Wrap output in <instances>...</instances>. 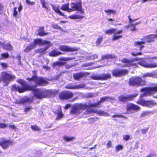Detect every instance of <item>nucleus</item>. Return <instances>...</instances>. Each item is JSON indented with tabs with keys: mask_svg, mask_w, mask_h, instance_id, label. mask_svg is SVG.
Instances as JSON below:
<instances>
[{
	"mask_svg": "<svg viewBox=\"0 0 157 157\" xmlns=\"http://www.w3.org/2000/svg\"><path fill=\"white\" fill-rule=\"evenodd\" d=\"M34 91L35 96L36 98L39 99L54 97L58 93V91L56 90L54 91L46 89L40 90L36 88H35Z\"/></svg>",
	"mask_w": 157,
	"mask_h": 157,
	"instance_id": "1",
	"label": "nucleus"
},
{
	"mask_svg": "<svg viewBox=\"0 0 157 157\" xmlns=\"http://www.w3.org/2000/svg\"><path fill=\"white\" fill-rule=\"evenodd\" d=\"M33 75L31 77H28L26 80L29 82H34L35 83L39 86H44L47 84L48 82L43 77H38L37 76V71L34 70L32 71Z\"/></svg>",
	"mask_w": 157,
	"mask_h": 157,
	"instance_id": "2",
	"label": "nucleus"
},
{
	"mask_svg": "<svg viewBox=\"0 0 157 157\" xmlns=\"http://www.w3.org/2000/svg\"><path fill=\"white\" fill-rule=\"evenodd\" d=\"M17 82L23 86V87H21L22 93L28 90L34 91L35 88L38 86L35 83L33 85H30L25 81L23 79H18Z\"/></svg>",
	"mask_w": 157,
	"mask_h": 157,
	"instance_id": "3",
	"label": "nucleus"
},
{
	"mask_svg": "<svg viewBox=\"0 0 157 157\" xmlns=\"http://www.w3.org/2000/svg\"><path fill=\"white\" fill-rule=\"evenodd\" d=\"M71 12L78 11L81 14H84V10L82 8L81 0H77L75 2H71Z\"/></svg>",
	"mask_w": 157,
	"mask_h": 157,
	"instance_id": "4",
	"label": "nucleus"
},
{
	"mask_svg": "<svg viewBox=\"0 0 157 157\" xmlns=\"http://www.w3.org/2000/svg\"><path fill=\"white\" fill-rule=\"evenodd\" d=\"M129 83L130 85L138 86L144 85L145 82V80H143L139 77H132L129 79Z\"/></svg>",
	"mask_w": 157,
	"mask_h": 157,
	"instance_id": "5",
	"label": "nucleus"
},
{
	"mask_svg": "<svg viewBox=\"0 0 157 157\" xmlns=\"http://www.w3.org/2000/svg\"><path fill=\"white\" fill-rule=\"evenodd\" d=\"M141 92H144L141 95V98L145 96H150L157 92V86L152 87H145L141 90Z\"/></svg>",
	"mask_w": 157,
	"mask_h": 157,
	"instance_id": "6",
	"label": "nucleus"
},
{
	"mask_svg": "<svg viewBox=\"0 0 157 157\" xmlns=\"http://www.w3.org/2000/svg\"><path fill=\"white\" fill-rule=\"evenodd\" d=\"M2 78L3 82L6 83L4 85V86H6L9 84L10 82L15 78L16 77L14 75L10 74L5 71L2 73Z\"/></svg>",
	"mask_w": 157,
	"mask_h": 157,
	"instance_id": "7",
	"label": "nucleus"
},
{
	"mask_svg": "<svg viewBox=\"0 0 157 157\" xmlns=\"http://www.w3.org/2000/svg\"><path fill=\"white\" fill-rule=\"evenodd\" d=\"M59 96L60 99L67 100L72 98L73 96V94L70 91L65 90L60 92Z\"/></svg>",
	"mask_w": 157,
	"mask_h": 157,
	"instance_id": "8",
	"label": "nucleus"
},
{
	"mask_svg": "<svg viewBox=\"0 0 157 157\" xmlns=\"http://www.w3.org/2000/svg\"><path fill=\"white\" fill-rule=\"evenodd\" d=\"M126 108L128 113H133L135 111L139 110L140 109L138 106L132 103L128 104Z\"/></svg>",
	"mask_w": 157,
	"mask_h": 157,
	"instance_id": "9",
	"label": "nucleus"
},
{
	"mask_svg": "<svg viewBox=\"0 0 157 157\" xmlns=\"http://www.w3.org/2000/svg\"><path fill=\"white\" fill-rule=\"evenodd\" d=\"M59 49L64 52H72L77 51L79 48H76L71 47L65 45H60L59 47Z\"/></svg>",
	"mask_w": 157,
	"mask_h": 157,
	"instance_id": "10",
	"label": "nucleus"
},
{
	"mask_svg": "<svg viewBox=\"0 0 157 157\" xmlns=\"http://www.w3.org/2000/svg\"><path fill=\"white\" fill-rule=\"evenodd\" d=\"M137 95V94H136L131 95H121L119 96L118 99L120 101L125 102L127 101L132 100Z\"/></svg>",
	"mask_w": 157,
	"mask_h": 157,
	"instance_id": "11",
	"label": "nucleus"
},
{
	"mask_svg": "<svg viewBox=\"0 0 157 157\" xmlns=\"http://www.w3.org/2000/svg\"><path fill=\"white\" fill-rule=\"evenodd\" d=\"M140 65L147 68H152L157 67V64L153 62L147 63L146 61L143 60L138 62Z\"/></svg>",
	"mask_w": 157,
	"mask_h": 157,
	"instance_id": "12",
	"label": "nucleus"
},
{
	"mask_svg": "<svg viewBox=\"0 0 157 157\" xmlns=\"http://www.w3.org/2000/svg\"><path fill=\"white\" fill-rule=\"evenodd\" d=\"M13 142L11 140H6L5 139L3 138L2 141H0V145L2 147L3 149H6L10 145H12Z\"/></svg>",
	"mask_w": 157,
	"mask_h": 157,
	"instance_id": "13",
	"label": "nucleus"
},
{
	"mask_svg": "<svg viewBox=\"0 0 157 157\" xmlns=\"http://www.w3.org/2000/svg\"><path fill=\"white\" fill-rule=\"evenodd\" d=\"M128 71L126 70L117 69L113 70L112 72L113 75L115 76H121L127 74Z\"/></svg>",
	"mask_w": 157,
	"mask_h": 157,
	"instance_id": "14",
	"label": "nucleus"
},
{
	"mask_svg": "<svg viewBox=\"0 0 157 157\" xmlns=\"http://www.w3.org/2000/svg\"><path fill=\"white\" fill-rule=\"evenodd\" d=\"M157 37V35L151 34L147 36L144 37L142 40L144 41L145 42H147L148 43L154 41L155 39Z\"/></svg>",
	"mask_w": 157,
	"mask_h": 157,
	"instance_id": "15",
	"label": "nucleus"
},
{
	"mask_svg": "<svg viewBox=\"0 0 157 157\" xmlns=\"http://www.w3.org/2000/svg\"><path fill=\"white\" fill-rule=\"evenodd\" d=\"M123 30L118 31L116 29L112 28L110 29L106 30L105 31V33L107 34H111L112 33H113L115 35H116L117 34H120L122 33Z\"/></svg>",
	"mask_w": 157,
	"mask_h": 157,
	"instance_id": "16",
	"label": "nucleus"
},
{
	"mask_svg": "<svg viewBox=\"0 0 157 157\" xmlns=\"http://www.w3.org/2000/svg\"><path fill=\"white\" fill-rule=\"evenodd\" d=\"M79 109H85L89 108L91 107H94L96 106V105L94 104H91L89 105H87L86 104H77Z\"/></svg>",
	"mask_w": 157,
	"mask_h": 157,
	"instance_id": "17",
	"label": "nucleus"
},
{
	"mask_svg": "<svg viewBox=\"0 0 157 157\" xmlns=\"http://www.w3.org/2000/svg\"><path fill=\"white\" fill-rule=\"evenodd\" d=\"M63 54L62 52L58 51L56 48H55L52 50L49 53L48 55L50 56L56 57Z\"/></svg>",
	"mask_w": 157,
	"mask_h": 157,
	"instance_id": "18",
	"label": "nucleus"
},
{
	"mask_svg": "<svg viewBox=\"0 0 157 157\" xmlns=\"http://www.w3.org/2000/svg\"><path fill=\"white\" fill-rule=\"evenodd\" d=\"M55 114L57 115L56 118V120H59L63 117L64 115L62 113L61 108H59L53 112Z\"/></svg>",
	"mask_w": 157,
	"mask_h": 157,
	"instance_id": "19",
	"label": "nucleus"
},
{
	"mask_svg": "<svg viewBox=\"0 0 157 157\" xmlns=\"http://www.w3.org/2000/svg\"><path fill=\"white\" fill-rule=\"evenodd\" d=\"M85 73L82 72H81L79 73H75L73 75V77L76 80H78L81 78L86 76Z\"/></svg>",
	"mask_w": 157,
	"mask_h": 157,
	"instance_id": "20",
	"label": "nucleus"
},
{
	"mask_svg": "<svg viewBox=\"0 0 157 157\" xmlns=\"http://www.w3.org/2000/svg\"><path fill=\"white\" fill-rule=\"evenodd\" d=\"M70 113L73 114L79 113V110L77 104L74 105L72 107Z\"/></svg>",
	"mask_w": 157,
	"mask_h": 157,
	"instance_id": "21",
	"label": "nucleus"
},
{
	"mask_svg": "<svg viewBox=\"0 0 157 157\" xmlns=\"http://www.w3.org/2000/svg\"><path fill=\"white\" fill-rule=\"evenodd\" d=\"M44 26L39 27L38 29V32L37 35L41 36L47 35L49 33L44 32Z\"/></svg>",
	"mask_w": 157,
	"mask_h": 157,
	"instance_id": "22",
	"label": "nucleus"
},
{
	"mask_svg": "<svg viewBox=\"0 0 157 157\" xmlns=\"http://www.w3.org/2000/svg\"><path fill=\"white\" fill-rule=\"evenodd\" d=\"M69 4L68 3L63 4L60 7V9L63 10L68 12H71V8L69 7Z\"/></svg>",
	"mask_w": 157,
	"mask_h": 157,
	"instance_id": "23",
	"label": "nucleus"
},
{
	"mask_svg": "<svg viewBox=\"0 0 157 157\" xmlns=\"http://www.w3.org/2000/svg\"><path fill=\"white\" fill-rule=\"evenodd\" d=\"M52 7L53 10L55 12L58 13L60 15H61L62 16H65L64 14L60 11L59 10V6H56V5H53Z\"/></svg>",
	"mask_w": 157,
	"mask_h": 157,
	"instance_id": "24",
	"label": "nucleus"
},
{
	"mask_svg": "<svg viewBox=\"0 0 157 157\" xmlns=\"http://www.w3.org/2000/svg\"><path fill=\"white\" fill-rule=\"evenodd\" d=\"M144 41H136L134 43V45L136 47L138 48L139 50H142L144 47L143 45L145 44Z\"/></svg>",
	"mask_w": 157,
	"mask_h": 157,
	"instance_id": "25",
	"label": "nucleus"
},
{
	"mask_svg": "<svg viewBox=\"0 0 157 157\" xmlns=\"http://www.w3.org/2000/svg\"><path fill=\"white\" fill-rule=\"evenodd\" d=\"M11 90L13 91H18L20 93H22L21 87L18 85H17L16 84H14L12 86Z\"/></svg>",
	"mask_w": 157,
	"mask_h": 157,
	"instance_id": "26",
	"label": "nucleus"
},
{
	"mask_svg": "<svg viewBox=\"0 0 157 157\" xmlns=\"http://www.w3.org/2000/svg\"><path fill=\"white\" fill-rule=\"evenodd\" d=\"M121 61L123 63L125 64L123 66V67H130V66H132L133 64L132 61L129 60L125 58L121 60Z\"/></svg>",
	"mask_w": 157,
	"mask_h": 157,
	"instance_id": "27",
	"label": "nucleus"
},
{
	"mask_svg": "<svg viewBox=\"0 0 157 157\" xmlns=\"http://www.w3.org/2000/svg\"><path fill=\"white\" fill-rule=\"evenodd\" d=\"M114 99V98L109 96H105L101 98L100 100L99 101V104L105 101H110L111 100H113Z\"/></svg>",
	"mask_w": 157,
	"mask_h": 157,
	"instance_id": "28",
	"label": "nucleus"
},
{
	"mask_svg": "<svg viewBox=\"0 0 157 157\" xmlns=\"http://www.w3.org/2000/svg\"><path fill=\"white\" fill-rule=\"evenodd\" d=\"M156 103L152 101H144V105L148 107H151L153 105H156Z\"/></svg>",
	"mask_w": 157,
	"mask_h": 157,
	"instance_id": "29",
	"label": "nucleus"
},
{
	"mask_svg": "<svg viewBox=\"0 0 157 157\" xmlns=\"http://www.w3.org/2000/svg\"><path fill=\"white\" fill-rule=\"evenodd\" d=\"M83 14H73L69 16V18L72 19H81L84 17Z\"/></svg>",
	"mask_w": 157,
	"mask_h": 157,
	"instance_id": "30",
	"label": "nucleus"
},
{
	"mask_svg": "<svg viewBox=\"0 0 157 157\" xmlns=\"http://www.w3.org/2000/svg\"><path fill=\"white\" fill-rule=\"evenodd\" d=\"M34 48H35L34 45H33L32 44H31L26 47L24 49L23 52L26 53H28Z\"/></svg>",
	"mask_w": 157,
	"mask_h": 157,
	"instance_id": "31",
	"label": "nucleus"
},
{
	"mask_svg": "<svg viewBox=\"0 0 157 157\" xmlns=\"http://www.w3.org/2000/svg\"><path fill=\"white\" fill-rule=\"evenodd\" d=\"M3 48L9 51H11L13 50V47L11 45L10 43L7 44H3Z\"/></svg>",
	"mask_w": 157,
	"mask_h": 157,
	"instance_id": "32",
	"label": "nucleus"
},
{
	"mask_svg": "<svg viewBox=\"0 0 157 157\" xmlns=\"http://www.w3.org/2000/svg\"><path fill=\"white\" fill-rule=\"evenodd\" d=\"M110 77V74H102V75H99V80L103 79L106 80Z\"/></svg>",
	"mask_w": 157,
	"mask_h": 157,
	"instance_id": "33",
	"label": "nucleus"
},
{
	"mask_svg": "<svg viewBox=\"0 0 157 157\" xmlns=\"http://www.w3.org/2000/svg\"><path fill=\"white\" fill-rule=\"evenodd\" d=\"M49 46H47L44 48H41L36 50V52L41 54H43L44 52L48 48Z\"/></svg>",
	"mask_w": 157,
	"mask_h": 157,
	"instance_id": "34",
	"label": "nucleus"
},
{
	"mask_svg": "<svg viewBox=\"0 0 157 157\" xmlns=\"http://www.w3.org/2000/svg\"><path fill=\"white\" fill-rule=\"evenodd\" d=\"M42 42V39L40 38L35 39L34 40L33 44V45H34L35 48L36 47L37 44H41Z\"/></svg>",
	"mask_w": 157,
	"mask_h": 157,
	"instance_id": "35",
	"label": "nucleus"
},
{
	"mask_svg": "<svg viewBox=\"0 0 157 157\" xmlns=\"http://www.w3.org/2000/svg\"><path fill=\"white\" fill-rule=\"evenodd\" d=\"M114 57V56H112L111 55H106L105 56H103L102 57L101 59V62L103 61L104 60H107L108 59H112Z\"/></svg>",
	"mask_w": 157,
	"mask_h": 157,
	"instance_id": "36",
	"label": "nucleus"
},
{
	"mask_svg": "<svg viewBox=\"0 0 157 157\" xmlns=\"http://www.w3.org/2000/svg\"><path fill=\"white\" fill-rule=\"evenodd\" d=\"M63 138L64 140L67 142L72 141L75 138L74 137H69L66 136H64Z\"/></svg>",
	"mask_w": 157,
	"mask_h": 157,
	"instance_id": "37",
	"label": "nucleus"
},
{
	"mask_svg": "<svg viewBox=\"0 0 157 157\" xmlns=\"http://www.w3.org/2000/svg\"><path fill=\"white\" fill-rule=\"evenodd\" d=\"M99 115L101 116H110L109 114H108L106 112L103 111L101 110H99Z\"/></svg>",
	"mask_w": 157,
	"mask_h": 157,
	"instance_id": "38",
	"label": "nucleus"
},
{
	"mask_svg": "<svg viewBox=\"0 0 157 157\" xmlns=\"http://www.w3.org/2000/svg\"><path fill=\"white\" fill-rule=\"evenodd\" d=\"M31 128L35 131H39L40 130V129L36 125H31Z\"/></svg>",
	"mask_w": 157,
	"mask_h": 157,
	"instance_id": "39",
	"label": "nucleus"
},
{
	"mask_svg": "<svg viewBox=\"0 0 157 157\" xmlns=\"http://www.w3.org/2000/svg\"><path fill=\"white\" fill-rule=\"evenodd\" d=\"M1 59H3L4 58H7L9 56V54L7 52L2 53L1 54Z\"/></svg>",
	"mask_w": 157,
	"mask_h": 157,
	"instance_id": "40",
	"label": "nucleus"
},
{
	"mask_svg": "<svg viewBox=\"0 0 157 157\" xmlns=\"http://www.w3.org/2000/svg\"><path fill=\"white\" fill-rule=\"evenodd\" d=\"M105 12L108 15H110L111 14H114L116 12L115 10H105Z\"/></svg>",
	"mask_w": 157,
	"mask_h": 157,
	"instance_id": "41",
	"label": "nucleus"
},
{
	"mask_svg": "<svg viewBox=\"0 0 157 157\" xmlns=\"http://www.w3.org/2000/svg\"><path fill=\"white\" fill-rule=\"evenodd\" d=\"M74 59V58H71L68 57H61L59 59V60L61 61H66L69 60H70L72 59Z\"/></svg>",
	"mask_w": 157,
	"mask_h": 157,
	"instance_id": "42",
	"label": "nucleus"
},
{
	"mask_svg": "<svg viewBox=\"0 0 157 157\" xmlns=\"http://www.w3.org/2000/svg\"><path fill=\"white\" fill-rule=\"evenodd\" d=\"M17 7H14L13 9V15L14 17H16L18 13L17 12Z\"/></svg>",
	"mask_w": 157,
	"mask_h": 157,
	"instance_id": "43",
	"label": "nucleus"
},
{
	"mask_svg": "<svg viewBox=\"0 0 157 157\" xmlns=\"http://www.w3.org/2000/svg\"><path fill=\"white\" fill-rule=\"evenodd\" d=\"M25 1L28 5H33L35 4V2H31L29 0H26Z\"/></svg>",
	"mask_w": 157,
	"mask_h": 157,
	"instance_id": "44",
	"label": "nucleus"
},
{
	"mask_svg": "<svg viewBox=\"0 0 157 157\" xmlns=\"http://www.w3.org/2000/svg\"><path fill=\"white\" fill-rule=\"evenodd\" d=\"M154 75V74L151 73H148L144 75L142 77L143 78L146 77H153Z\"/></svg>",
	"mask_w": 157,
	"mask_h": 157,
	"instance_id": "45",
	"label": "nucleus"
},
{
	"mask_svg": "<svg viewBox=\"0 0 157 157\" xmlns=\"http://www.w3.org/2000/svg\"><path fill=\"white\" fill-rule=\"evenodd\" d=\"M123 139L125 141L128 140L130 138V136L129 135H124L123 136Z\"/></svg>",
	"mask_w": 157,
	"mask_h": 157,
	"instance_id": "46",
	"label": "nucleus"
},
{
	"mask_svg": "<svg viewBox=\"0 0 157 157\" xmlns=\"http://www.w3.org/2000/svg\"><path fill=\"white\" fill-rule=\"evenodd\" d=\"M57 63L58 64V66H63L66 63L65 62H61V61H57Z\"/></svg>",
	"mask_w": 157,
	"mask_h": 157,
	"instance_id": "47",
	"label": "nucleus"
},
{
	"mask_svg": "<svg viewBox=\"0 0 157 157\" xmlns=\"http://www.w3.org/2000/svg\"><path fill=\"white\" fill-rule=\"evenodd\" d=\"M148 113L147 112H143L140 115V117H144L148 115Z\"/></svg>",
	"mask_w": 157,
	"mask_h": 157,
	"instance_id": "48",
	"label": "nucleus"
},
{
	"mask_svg": "<svg viewBox=\"0 0 157 157\" xmlns=\"http://www.w3.org/2000/svg\"><path fill=\"white\" fill-rule=\"evenodd\" d=\"M123 147L121 145H119L116 146V149L117 150V152H118V151L120 150H121L122 149Z\"/></svg>",
	"mask_w": 157,
	"mask_h": 157,
	"instance_id": "49",
	"label": "nucleus"
},
{
	"mask_svg": "<svg viewBox=\"0 0 157 157\" xmlns=\"http://www.w3.org/2000/svg\"><path fill=\"white\" fill-rule=\"evenodd\" d=\"M114 37L113 38V40H118L119 38L122 37V36H116V35H115L114 34Z\"/></svg>",
	"mask_w": 157,
	"mask_h": 157,
	"instance_id": "50",
	"label": "nucleus"
},
{
	"mask_svg": "<svg viewBox=\"0 0 157 157\" xmlns=\"http://www.w3.org/2000/svg\"><path fill=\"white\" fill-rule=\"evenodd\" d=\"M52 27L55 29H61V27L59 26L57 24H54L52 26Z\"/></svg>",
	"mask_w": 157,
	"mask_h": 157,
	"instance_id": "51",
	"label": "nucleus"
},
{
	"mask_svg": "<svg viewBox=\"0 0 157 157\" xmlns=\"http://www.w3.org/2000/svg\"><path fill=\"white\" fill-rule=\"evenodd\" d=\"M7 125L5 123H0V128H4L7 127Z\"/></svg>",
	"mask_w": 157,
	"mask_h": 157,
	"instance_id": "52",
	"label": "nucleus"
},
{
	"mask_svg": "<svg viewBox=\"0 0 157 157\" xmlns=\"http://www.w3.org/2000/svg\"><path fill=\"white\" fill-rule=\"evenodd\" d=\"M41 3L42 5V7L44 8H47L45 5V0H40Z\"/></svg>",
	"mask_w": 157,
	"mask_h": 157,
	"instance_id": "53",
	"label": "nucleus"
},
{
	"mask_svg": "<svg viewBox=\"0 0 157 157\" xmlns=\"http://www.w3.org/2000/svg\"><path fill=\"white\" fill-rule=\"evenodd\" d=\"M0 64L4 68H6L8 67L7 64L6 63H0Z\"/></svg>",
	"mask_w": 157,
	"mask_h": 157,
	"instance_id": "54",
	"label": "nucleus"
},
{
	"mask_svg": "<svg viewBox=\"0 0 157 157\" xmlns=\"http://www.w3.org/2000/svg\"><path fill=\"white\" fill-rule=\"evenodd\" d=\"M50 44V42L47 40H42V42H41V44Z\"/></svg>",
	"mask_w": 157,
	"mask_h": 157,
	"instance_id": "55",
	"label": "nucleus"
},
{
	"mask_svg": "<svg viewBox=\"0 0 157 157\" xmlns=\"http://www.w3.org/2000/svg\"><path fill=\"white\" fill-rule=\"evenodd\" d=\"M32 109L31 107H26L24 109V111L25 112H27L28 111H29L31 109Z\"/></svg>",
	"mask_w": 157,
	"mask_h": 157,
	"instance_id": "56",
	"label": "nucleus"
},
{
	"mask_svg": "<svg viewBox=\"0 0 157 157\" xmlns=\"http://www.w3.org/2000/svg\"><path fill=\"white\" fill-rule=\"evenodd\" d=\"M71 105L70 104H66L64 107V109H68L69 108L71 107Z\"/></svg>",
	"mask_w": 157,
	"mask_h": 157,
	"instance_id": "57",
	"label": "nucleus"
},
{
	"mask_svg": "<svg viewBox=\"0 0 157 157\" xmlns=\"http://www.w3.org/2000/svg\"><path fill=\"white\" fill-rule=\"evenodd\" d=\"M112 117L113 118L115 117H117V118H120V117H124V116L122 115H114L112 116Z\"/></svg>",
	"mask_w": 157,
	"mask_h": 157,
	"instance_id": "58",
	"label": "nucleus"
},
{
	"mask_svg": "<svg viewBox=\"0 0 157 157\" xmlns=\"http://www.w3.org/2000/svg\"><path fill=\"white\" fill-rule=\"evenodd\" d=\"M132 55L133 56H136L137 55H140L142 54V53L141 52H139V53H135L133 52H132L131 53Z\"/></svg>",
	"mask_w": 157,
	"mask_h": 157,
	"instance_id": "59",
	"label": "nucleus"
},
{
	"mask_svg": "<svg viewBox=\"0 0 157 157\" xmlns=\"http://www.w3.org/2000/svg\"><path fill=\"white\" fill-rule=\"evenodd\" d=\"M148 131V129L147 128H146L145 129H142L141 130V132L143 134H145L146 133L147 131Z\"/></svg>",
	"mask_w": 157,
	"mask_h": 157,
	"instance_id": "60",
	"label": "nucleus"
},
{
	"mask_svg": "<svg viewBox=\"0 0 157 157\" xmlns=\"http://www.w3.org/2000/svg\"><path fill=\"white\" fill-rule=\"evenodd\" d=\"M111 146V141H109L106 144V147H109Z\"/></svg>",
	"mask_w": 157,
	"mask_h": 157,
	"instance_id": "61",
	"label": "nucleus"
},
{
	"mask_svg": "<svg viewBox=\"0 0 157 157\" xmlns=\"http://www.w3.org/2000/svg\"><path fill=\"white\" fill-rule=\"evenodd\" d=\"M73 66V65L67 64L65 66V68L67 69H69L72 67Z\"/></svg>",
	"mask_w": 157,
	"mask_h": 157,
	"instance_id": "62",
	"label": "nucleus"
},
{
	"mask_svg": "<svg viewBox=\"0 0 157 157\" xmlns=\"http://www.w3.org/2000/svg\"><path fill=\"white\" fill-rule=\"evenodd\" d=\"M9 126L10 128L13 129H15L16 128V127L14 124L10 125Z\"/></svg>",
	"mask_w": 157,
	"mask_h": 157,
	"instance_id": "63",
	"label": "nucleus"
},
{
	"mask_svg": "<svg viewBox=\"0 0 157 157\" xmlns=\"http://www.w3.org/2000/svg\"><path fill=\"white\" fill-rule=\"evenodd\" d=\"M22 8L21 6V4H20V5L18 8V10L19 12H20L21 10H22Z\"/></svg>",
	"mask_w": 157,
	"mask_h": 157,
	"instance_id": "64",
	"label": "nucleus"
}]
</instances>
